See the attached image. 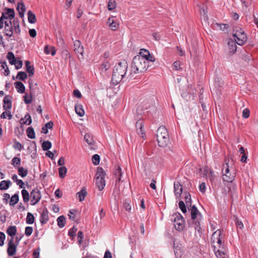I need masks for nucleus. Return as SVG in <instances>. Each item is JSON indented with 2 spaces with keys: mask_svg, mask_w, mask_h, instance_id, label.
Instances as JSON below:
<instances>
[{
  "mask_svg": "<svg viewBox=\"0 0 258 258\" xmlns=\"http://www.w3.org/2000/svg\"><path fill=\"white\" fill-rule=\"evenodd\" d=\"M128 68V64L125 60L118 62L114 66L111 81L114 85L118 84L124 78L126 74Z\"/></svg>",
  "mask_w": 258,
  "mask_h": 258,
  "instance_id": "1",
  "label": "nucleus"
},
{
  "mask_svg": "<svg viewBox=\"0 0 258 258\" xmlns=\"http://www.w3.org/2000/svg\"><path fill=\"white\" fill-rule=\"evenodd\" d=\"M148 62L142 56L136 55L133 58L132 65L131 71L134 74L141 73L145 72L147 68V65Z\"/></svg>",
  "mask_w": 258,
  "mask_h": 258,
  "instance_id": "2",
  "label": "nucleus"
},
{
  "mask_svg": "<svg viewBox=\"0 0 258 258\" xmlns=\"http://www.w3.org/2000/svg\"><path fill=\"white\" fill-rule=\"evenodd\" d=\"M157 140L158 145L161 147H166L169 142V138L167 128L164 126H160L157 131Z\"/></svg>",
  "mask_w": 258,
  "mask_h": 258,
  "instance_id": "3",
  "label": "nucleus"
},
{
  "mask_svg": "<svg viewBox=\"0 0 258 258\" xmlns=\"http://www.w3.org/2000/svg\"><path fill=\"white\" fill-rule=\"evenodd\" d=\"M190 210L191 218L193 220L194 227L196 230L200 232L201 229L200 221L201 220L202 215L195 205L191 207Z\"/></svg>",
  "mask_w": 258,
  "mask_h": 258,
  "instance_id": "4",
  "label": "nucleus"
},
{
  "mask_svg": "<svg viewBox=\"0 0 258 258\" xmlns=\"http://www.w3.org/2000/svg\"><path fill=\"white\" fill-rule=\"evenodd\" d=\"M105 175L106 172L101 167H98L95 174L96 184L100 191L102 190L105 185Z\"/></svg>",
  "mask_w": 258,
  "mask_h": 258,
  "instance_id": "5",
  "label": "nucleus"
},
{
  "mask_svg": "<svg viewBox=\"0 0 258 258\" xmlns=\"http://www.w3.org/2000/svg\"><path fill=\"white\" fill-rule=\"evenodd\" d=\"M234 177L235 176H226L224 178V181L227 182L224 187L225 192L234 194L237 192V186L232 182L234 180Z\"/></svg>",
  "mask_w": 258,
  "mask_h": 258,
  "instance_id": "6",
  "label": "nucleus"
},
{
  "mask_svg": "<svg viewBox=\"0 0 258 258\" xmlns=\"http://www.w3.org/2000/svg\"><path fill=\"white\" fill-rule=\"evenodd\" d=\"M173 216H174V222L175 228L179 231H182L184 227V220L182 215L179 213H175Z\"/></svg>",
  "mask_w": 258,
  "mask_h": 258,
  "instance_id": "7",
  "label": "nucleus"
},
{
  "mask_svg": "<svg viewBox=\"0 0 258 258\" xmlns=\"http://www.w3.org/2000/svg\"><path fill=\"white\" fill-rule=\"evenodd\" d=\"M235 39H237V43L239 45H242L247 40V36L244 31L239 28V30H236V33L233 34Z\"/></svg>",
  "mask_w": 258,
  "mask_h": 258,
  "instance_id": "8",
  "label": "nucleus"
},
{
  "mask_svg": "<svg viewBox=\"0 0 258 258\" xmlns=\"http://www.w3.org/2000/svg\"><path fill=\"white\" fill-rule=\"evenodd\" d=\"M14 238H11L8 244L7 253L9 256H12L16 254L17 251V244L14 242Z\"/></svg>",
  "mask_w": 258,
  "mask_h": 258,
  "instance_id": "9",
  "label": "nucleus"
},
{
  "mask_svg": "<svg viewBox=\"0 0 258 258\" xmlns=\"http://www.w3.org/2000/svg\"><path fill=\"white\" fill-rule=\"evenodd\" d=\"M139 56H142L144 58L146 59V61L154 62L155 61V58L154 56L151 55L149 50L145 49H141L140 52Z\"/></svg>",
  "mask_w": 258,
  "mask_h": 258,
  "instance_id": "10",
  "label": "nucleus"
},
{
  "mask_svg": "<svg viewBox=\"0 0 258 258\" xmlns=\"http://www.w3.org/2000/svg\"><path fill=\"white\" fill-rule=\"evenodd\" d=\"M4 33L5 35L9 37H12L13 35L14 28L12 26V22L10 20L9 22H5Z\"/></svg>",
  "mask_w": 258,
  "mask_h": 258,
  "instance_id": "11",
  "label": "nucleus"
},
{
  "mask_svg": "<svg viewBox=\"0 0 258 258\" xmlns=\"http://www.w3.org/2000/svg\"><path fill=\"white\" fill-rule=\"evenodd\" d=\"M12 97L10 95H6L3 100V108L5 110H8L11 109L12 106Z\"/></svg>",
  "mask_w": 258,
  "mask_h": 258,
  "instance_id": "12",
  "label": "nucleus"
},
{
  "mask_svg": "<svg viewBox=\"0 0 258 258\" xmlns=\"http://www.w3.org/2000/svg\"><path fill=\"white\" fill-rule=\"evenodd\" d=\"M236 43L237 41H236V39L233 40L230 39L228 41L227 45L229 49V54L230 55H233L236 52L237 49Z\"/></svg>",
  "mask_w": 258,
  "mask_h": 258,
  "instance_id": "13",
  "label": "nucleus"
},
{
  "mask_svg": "<svg viewBox=\"0 0 258 258\" xmlns=\"http://www.w3.org/2000/svg\"><path fill=\"white\" fill-rule=\"evenodd\" d=\"M136 127L138 134L141 135L142 137H143L145 135L144 130V122L142 119H139L136 123Z\"/></svg>",
  "mask_w": 258,
  "mask_h": 258,
  "instance_id": "14",
  "label": "nucleus"
},
{
  "mask_svg": "<svg viewBox=\"0 0 258 258\" xmlns=\"http://www.w3.org/2000/svg\"><path fill=\"white\" fill-rule=\"evenodd\" d=\"M48 211L47 209L45 208L41 213L40 222L42 225H44L48 222Z\"/></svg>",
  "mask_w": 258,
  "mask_h": 258,
  "instance_id": "15",
  "label": "nucleus"
},
{
  "mask_svg": "<svg viewBox=\"0 0 258 258\" xmlns=\"http://www.w3.org/2000/svg\"><path fill=\"white\" fill-rule=\"evenodd\" d=\"M32 84L30 83V93L29 95L28 96L27 95H25L23 96L24 98V101L25 104H30L33 100V90H32Z\"/></svg>",
  "mask_w": 258,
  "mask_h": 258,
  "instance_id": "16",
  "label": "nucleus"
},
{
  "mask_svg": "<svg viewBox=\"0 0 258 258\" xmlns=\"http://www.w3.org/2000/svg\"><path fill=\"white\" fill-rule=\"evenodd\" d=\"M107 24L112 31L116 30L119 26L113 18H109L107 20Z\"/></svg>",
  "mask_w": 258,
  "mask_h": 258,
  "instance_id": "17",
  "label": "nucleus"
},
{
  "mask_svg": "<svg viewBox=\"0 0 258 258\" xmlns=\"http://www.w3.org/2000/svg\"><path fill=\"white\" fill-rule=\"evenodd\" d=\"M26 71L28 73L30 77L34 74V68L33 66L30 65V62L28 60L25 61Z\"/></svg>",
  "mask_w": 258,
  "mask_h": 258,
  "instance_id": "18",
  "label": "nucleus"
},
{
  "mask_svg": "<svg viewBox=\"0 0 258 258\" xmlns=\"http://www.w3.org/2000/svg\"><path fill=\"white\" fill-rule=\"evenodd\" d=\"M15 88L20 93H24L25 92V87L24 85L20 81H17L14 83Z\"/></svg>",
  "mask_w": 258,
  "mask_h": 258,
  "instance_id": "19",
  "label": "nucleus"
},
{
  "mask_svg": "<svg viewBox=\"0 0 258 258\" xmlns=\"http://www.w3.org/2000/svg\"><path fill=\"white\" fill-rule=\"evenodd\" d=\"M53 122L52 121H50L47 122L42 127L41 133L47 134L48 132V129H52L53 126Z\"/></svg>",
  "mask_w": 258,
  "mask_h": 258,
  "instance_id": "20",
  "label": "nucleus"
},
{
  "mask_svg": "<svg viewBox=\"0 0 258 258\" xmlns=\"http://www.w3.org/2000/svg\"><path fill=\"white\" fill-rule=\"evenodd\" d=\"M76 113L80 117H82L85 114V111L81 104H76L75 107Z\"/></svg>",
  "mask_w": 258,
  "mask_h": 258,
  "instance_id": "21",
  "label": "nucleus"
},
{
  "mask_svg": "<svg viewBox=\"0 0 258 258\" xmlns=\"http://www.w3.org/2000/svg\"><path fill=\"white\" fill-rule=\"evenodd\" d=\"M12 182L10 180H3L0 182V189L6 190L11 185Z\"/></svg>",
  "mask_w": 258,
  "mask_h": 258,
  "instance_id": "22",
  "label": "nucleus"
},
{
  "mask_svg": "<svg viewBox=\"0 0 258 258\" xmlns=\"http://www.w3.org/2000/svg\"><path fill=\"white\" fill-rule=\"evenodd\" d=\"M28 20L31 24H34L37 21L36 15L31 11L28 12Z\"/></svg>",
  "mask_w": 258,
  "mask_h": 258,
  "instance_id": "23",
  "label": "nucleus"
},
{
  "mask_svg": "<svg viewBox=\"0 0 258 258\" xmlns=\"http://www.w3.org/2000/svg\"><path fill=\"white\" fill-rule=\"evenodd\" d=\"M12 179L14 182H16L17 183V184L19 186V187L20 188H25L24 182L21 179H19L16 174L13 175Z\"/></svg>",
  "mask_w": 258,
  "mask_h": 258,
  "instance_id": "24",
  "label": "nucleus"
},
{
  "mask_svg": "<svg viewBox=\"0 0 258 258\" xmlns=\"http://www.w3.org/2000/svg\"><path fill=\"white\" fill-rule=\"evenodd\" d=\"M8 234L13 238L17 233V228L15 226H11L8 227L7 230Z\"/></svg>",
  "mask_w": 258,
  "mask_h": 258,
  "instance_id": "25",
  "label": "nucleus"
},
{
  "mask_svg": "<svg viewBox=\"0 0 258 258\" xmlns=\"http://www.w3.org/2000/svg\"><path fill=\"white\" fill-rule=\"evenodd\" d=\"M7 58L9 61V63L12 65L15 64V62L17 61L15 55L12 52H9L7 53Z\"/></svg>",
  "mask_w": 258,
  "mask_h": 258,
  "instance_id": "26",
  "label": "nucleus"
},
{
  "mask_svg": "<svg viewBox=\"0 0 258 258\" xmlns=\"http://www.w3.org/2000/svg\"><path fill=\"white\" fill-rule=\"evenodd\" d=\"M5 10L6 11V13L5 14L8 15L7 16H8L9 19L10 20L14 18L15 16V13L13 9L6 8L5 9Z\"/></svg>",
  "mask_w": 258,
  "mask_h": 258,
  "instance_id": "27",
  "label": "nucleus"
},
{
  "mask_svg": "<svg viewBox=\"0 0 258 258\" xmlns=\"http://www.w3.org/2000/svg\"><path fill=\"white\" fill-rule=\"evenodd\" d=\"M221 235V231L219 229L215 231L212 235L211 241L212 243H214L218 238H220Z\"/></svg>",
  "mask_w": 258,
  "mask_h": 258,
  "instance_id": "28",
  "label": "nucleus"
},
{
  "mask_svg": "<svg viewBox=\"0 0 258 258\" xmlns=\"http://www.w3.org/2000/svg\"><path fill=\"white\" fill-rule=\"evenodd\" d=\"M26 133L29 138L31 139H34L35 138V133L34 128L32 126H30L27 128Z\"/></svg>",
  "mask_w": 258,
  "mask_h": 258,
  "instance_id": "29",
  "label": "nucleus"
},
{
  "mask_svg": "<svg viewBox=\"0 0 258 258\" xmlns=\"http://www.w3.org/2000/svg\"><path fill=\"white\" fill-rule=\"evenodd\" d=\"M174 194H182L183 188L182 185L179 182H175L174 184Z\"/></svg>",
  "mask_w": 258,
  "mask_h": 258,
  "instance_id": "30",
  "label": "nucleus"
},
{
  "mask_svg": "<svg viewBox=\"0 0 258 258\" xmlns=\"http://www.w3.org/2000/svg\"><path fill=\"white\" fill-rule=\"evenodd\" d=\"M114 175L116 176V180H118L119 181H121L122 182L123 181L121 180L122 172H121V169L120 167V166H117V167L114 172Z\"/></svg>",
  "mask_w": 258,
  "mask_h": 258,
  "instance_id": "31",
  "label": "nucleus"
},
{
  "mask_svg": "<svg viewBox=\"0 0 258 258\" xmlns=\"http://www.w3.org/2000/svg\"><path fill=\"white\" fill-rule=\"evenodd\" d=\"M57 225L60 228H62L66 224V218L64 216H60L57 219Z\"/></svg>",
  "mask_w": 258,
  "mask_h": 258,
  "instance_id": "32",
  "label": "nucleus"
},
{
  "mask_svg": "<svg viewBox=\"0 0 258 258\" xmlns=\"http://www.w3.org/2000/svg\"><path fill=\"white\" fill-rule=\"evenodd\" d=\"M51 143L49 141H45L42 143V148L44 151H48L51 148Z\"/></svg>",
  "mask_w": 258,
  "mask_h": 258,
  "instance_id": "33",
  "label": "nucleus"
},
{
  "mask_svg": "<svg viewBox=\"0 0 258 258\" xmlns=\"http://www.w3.org/2000/svg\"><path fill=\"white\" fill-rule=\"evenodd\" d=\"M30 198H32L31 200V204L34 205L39 202L41 197L40 195H30Z\"/></svg>",
  "mask_w": 258,
  "mask_h": 258,
  "instance_id": "34",
  "label": "nucleus"
},
{
  "mask_svg": "<svg viewBox=\"0 0 258 258\" xmlns=\"http://www.w3.org/2000/svg\"><path fill=\"white\" fill-rule=\"evenodd\" d=\"M27 75L25 72L21 71L18 73L16 78L17 79H19L21 81H24L25 79L27 78Z\"/></svg>",
  "mask_w": 258,
  "mask_h": 258,
  "instance_id": "35",
  "label": "nucleus"
},
{
  "mask_svg": "<svg viewBox=\"0 0 258 258\" xmlns=\"http://www.w3.org/2000/svg\"><path fill=\"white\" fill-rule=\"evenodd\" d=\"M123 208L126 211L131 212L132 210V202L130 200H125L123 204Z\"/></svg>",
  "mask_w": 258,
  "mask_h": 258,
  "instance_id": "36",
  "label": "nucleus"
},
{
  "mask_svg": "<svg viewBox=\"0 0 258 258\" xmlns=\"http://www.w3.org/2000/svg\"><path fill=\"white\" fill-rule=\"evenodd\" d=\"M0 63L1 64V67L3 69H5V75L6 76H9L10 74V71H9V69L7 66V63L6 61L1 60V61H0Z\"/></svg>",
  "mask_w": 258,
  "mask_h": 258,
  "instance_id": "37",
  "label": "nucleus"
},
{
  "mask_svg": "<svg viewBox=\"0 0 258 258\" xmlns=\"http://www.w3.org/2000/svg\"><path fill=\"white\" fill-rule=\"evenodd\" d=\"M67 172V169L65 166L60 167L58 169V172L59 177L61 178H63L66 175Z\"/></svg>",
  "mask_w": 258,
  "mask_h": 258,
  "instance_id": "38",
  "label": "nucleus"
},
{
  "mask_svg": "<svg viewBox=\"0 0 258 258\" xmlns=\"http://www.w3.org/2000/svg\"><path fill=\"white\" fill-rule=\"evenodd\" d=\"M18 174L22 177H26L28 174V170L23 167H18Z\"/></svg>",
  "mask_w": 258,
  "mask_h": 258,
  "instance_id": "39",
  "label": "nucleus"
},
{
  "mask_svg": "<svg viewBox=\"0 0 258 258\" xmlns=\"http://www.w3.org/2000/svg\"><path fill=\"white\" fill-rule=\"evenodd\" d=\"M110 63H109L108 61H104L101 64L100 69L102 72H105L107 70H108L110 68Z\"/></svg>",
  "mask_w": 258,
  "mask_h": 258,
  "instance_id": "40",
  "label": "nucleus"
},
{
  "mask_svg": "<svg viewBox=\"0 0 258 258\" xmlns=\"http://www.w3.org/2000/svg\"><path fill=\"white\" fill-rule=\"evenodd\" d=\"M34 222V217L31 213L28 212L26 217V223L28 224H32Z\"/></svg>",
  "mask_w": 258,
  "mask_h": 258,
  "instance_id": "41",
  "label": "nucleus"
},
{
  "mask_svg": "<svg viewBox=\"0 0 258 258\" xmlns=\"http://www.w3.org/2000/svg\"><path fill=\"white\" fill-rule=\"evenodd\" d=\"M116 3L115 0H109L107 8L109 11H112L115 9Z\"/></svg>",
  "mask_w": 258,
  "mask_h": 258,
  "instance_id": "42",
  "label": "nucleus"
},
{
  "mask_svg": "<svg viewBox=\"0 0 258 258\" xmlns=\"http://www.w3.org/2000/svg\"><path fill=\"white\" fill-rule=\"evenodd\" d=\"M19 201L18 195H13L10 199V205L11 206H14Z\"/></svg>",
  "mask_w": 258,
  "mask_h": 258,
  "instance_id": "43",
  "label": "nucleus"
},
{
  "mask_svg": "<svg viewBox=\"0 0 258 258\" xmlns=\"http://www.w3.org/2000/svg\"><path fill=\"white\" fill-rule=\"evenodd\" d=\"M21 159L20 158L15 157L12 160V164L15 168L19 167L18 166L20 165Z\"/></svg>",
  "mask_w": 258,
  "mask_h": 258,
  "instance_id": "44",
  "label": "nucleus"
},
{
  "mask_svg": "<svg viewBox=\"0 0 258 258\" xmlns=\"http://www.w3.org/2000/svg\"><path fill=\"white\" fill-rule=\"evenodd\" d=\"M84 140L89 145H93L94 141L90 135L87 134L84 136Z\"/></svg>",
  "mask_w": 258,
  "mask_h": 258,
  "instance_id": "45",
  "label": "nucleus"
},
{
  "mask_svg": "<svg viewBox=\"0 0 258 258\" xmlns=\"http://www.w3.org/2000/svg\"><path fill=\"white\" fill-rule=\"evenodd\" d=\"M78 213V211L76 209H71L69 211V214L68 216L69 217V219L72 220H75L76 218V214Z\"/></svg>",
  "mask_w": 258,
  "mask_h": 258,
  "instance_id": "46",
  "label": "nucleus"
},
{
  "mask_svg": "<svg viewBox=\"0 0 258 258\" xmlns=\"http://www.w3.org/2000/svg\"><path fill=\"white\" fill-rule=\"evenodd\" d=\"M92 160L93 164L95 165H97L100 163V158L99 155L98 154H95L92 156Z\"/></svg>",
  "mask_w": 258,
  "mask_h": 258,
  "instance_id": "47",
  "label": "nucleus"
},
{
  "mask_svg": "<svg viewBox=\"0 0 258 258\" xmlns=\"http://www.w3.org/2000/svg\"><path fill=\"white\" fill-rule=\"evenodd\" d=\"M6 116H8L9 119H11L13 117V115L11 114L10 111L9 112H3L2 114L1 115V117L2 118L5 119L6 118Z\"/></svg>",
  "mask_w": 258,
  "mask_h": 258,
  "instance_id": "48",
  "label": "nucleus"
},
{
  "mask_svg": "<svg viewBox=\"0 0 258 258\" xmlns=\"http://www.w3.org/2000/svg\"><path fill=\"white\" fill-rule=\"evenodd\" d=\"M13 148L21 151L23 148V146L19 142L15 141L13 145Z\"/></svg>",
  "mask_w": 258,
  "mask_h": 258,
  "instance_id": "49",
  "label": "nucleus"
},
{
  "mask_svg": "<svg viewBox=\"0 0 258 258\" xmlns=\"http://www.w3.org/2000/svg\"><path fill=\"white\" fill-rule=\"evenodd\" d=\"M24 118L26 119V120L23 122L24 124L30 125L32 123V119L31 116L29 114L27 113L25 115Z\"/></svg>",
  "mask_w": 258,
  "mask_h": 258,
  "instance_id": "50",
  "label": "nucleus"
},
{
  "mask_svg": "<svg viewBox=\"0 0 258 258\" xmlns=\"http://www.w3.org/2000/svg\"><path fill=\"white\" fill-rule=\"evenodd\" d=\"M178 206L181 211L185 213L186 212V208L184 203L182 201H180L178 203Z\"/></svg>",
  "mask_w": 258,
  "mask_h": 258,
  "instance_id": "51",
  "label": "nucleus"
},
{
  "mask_svg": "<svg viewBox=\"0 0 258 258\" xmlns=\"http://www.w3.org/2000/svg\"><path fill=\"white\" fill-rule=\"evenodd\" d=\"M191 195H186L185 197V203L186 206L189 208V206L191 207Z\"/></svg>",
  "mask_w": 258,
  "mask_h": 258,
  "instance_id": "52",
  "label": "nucleus"
},
{
  "mask_svg": "<svg viewBox=\"0 0 258 258\" xmlns=\"http://www.w3.org/2000/svg\"><path fill=\"white\" fill-rule=\"evenodd\" d=\"M33 232V228L30 226H27L25 228V234L27 236L31 235Z\"/></svg>",
  "mask_w": 258,
  "mask_h": 258,
  "instance_id": "53",
  "label": "nucleus"
},
{
  "mask_svg": "<svg viewBox=\"0 0 258 258\" xmlns=\"http://www.w3.org/2000/svg\"><path fill=\"white\" fill-rule=\"evenodd\" d=\"M77 230V228L74 226L72 228L69 230L68 235L71 237H74L76 234V232Z\"/></svg>",
  "mask_w": 258,
  "mask_h": 258,
  "instance_id": "54",
  "label": "nucleus"
},
{
  "mask_svg": "<svg viewBox=\"0 0 258 258\" xmlns=\"http://www.w3.org/2000/svg\"><path fill=\"white\" fill-rule=\"evenodd\" d=\"M29 86H30V83L32 84V90H33V94L34 93V91L36 89H38L37 87V84L34 83L32 79H29L28 81Z\"/></svg>",
  "mask_w": 258,
  "mask_h": 258,
  "instance_id": "55",
  "label": "nucleus"
},
{
  "mask_svg": "<svg viewBox=\"0 0 258 258\" xmlns=\"http://www.w3.org/2000/svg\"><path fill=\"white\" fill-rule=\"evenodd\" d=\"M5 234L3 232H0V246H2L4 244V241L5 240Z\"/></svg>",
  "mask_w": 258,
  "mask_h": 258,
  "instance_id": "56",
  "label": "nucleus"
},
{
  "mask_svg": "<svg viewBox=\"0 0 258 258\" xmlns=\"http://www.w3.org/2000/svg\"><path fill=\"white\" fill-rule=\"evenodd\" d=\"M250 115V110L248 108H245L243 110L242 116L243 118H247Z\"/></svg>",
  "mask_w": 258,
  "mask_h": 258,
  "instance_id": "57",
  "label": "nucleus"
},
{
  "mask_svg": "<svg viewBox=\"0 0 258 258\" xmlns=\"http://www.w3.org/2000/svg\"><path fill=\"white\" fill-rule=\"evenodd\" d=\"M14 65L15 66V68L16 70H19L22 67L23 62L21 60H17L15 62V64Z\"/></svg>",
  "mask_w": 258,
  "mask_h": 258,
  "instance_id": "58",
  "label": "nucleus"
},
{
  "mask_svg": "<svg viewBox=\"0 0 258 258\" xmlns=\"http://www.w3.org/2000/svg\"><path fill=\"white\" fill-rule=\"evenodd\" d=\"M74 51L76 52V54H81L82 56H83L84 52V47L83 46H82L80 48L74 49Z\"/></svg>",
  "mask_w": 258,
  "mask_h": 258,
  "instance_id": "59",
  "label": "nucleus"
},
{
  "mask_svg": "<svg viewBox=\"0 0 258 258\" xmlns=\"http://www.w3.org/2000/svg\"><path fill=\"white\" fill-rule=\"evenodd\" d=\"M218 25L220 26V29L223 31H228L229 29V26L228 24H221Z\"/></svg>",
  "mask_w": 258,
  "mask_h": 258,
  "instance_id": "60",
  "label": "nucleus"
},
{
  "mask_svg": "<svg viewBox=\"0 0 258 258\" xmlns=\"http://www.w3.org/2000/svg\"><path fill=\"white\" fill-rule=\"evenodd\" d=\"M200 191L204 193L206 191V184L205 182H202L201 184L199 185V186Z\"/></svg>",
  "mask_w": 258,
  "mask_h": 258,
  "instance_id": "61",
  "label": "nucleus"
},
{
  "mask_svg": "<svg viewBox=\"0 0 258 258\" xmlns=\"http://www.w3.org/2000/svg\"><path fill=\"white\" fill-rule=\"evenodd\" d=\"M180 61H175L173 64V67L174 69L176 71L181 69V68L180 67Z\"/></svg>",
  "mask_w": 258,
  "mask_h": 258,
  "instance_id": "62",
  "label": "nucleus"
},
{
  "mask_svg": "<svg viewBox=\"0 0 258 258\" xmlns=\"http://www.w3.org/2000/svg\"><path fill=\"white\" fill-rule=\"evenodd\" d=\"M62 54L64 59H67L71 57L70 53L67 49H64L62 52Z\"/></svg>",
  "mask_w": 258,
  "mask_h": 258,
  "instance_id": "63",
  "label": "nucleus"
},
{
  "mask_svg": "<svg viewBox=\"0 0 258 258\" xmlns=\"http://www.w3.org/2000/svg\"><path fill=\"white\" fill-rule=\"evenodd\" d=\"M73 95L75 97L78 98H81L82 97V94L80 91L78 89H75L74 90Z\"/></svg>",
  "mask_w": 258,
  "mask_h": 258,
  "instance_id": "64",
  "label": "nucleus"
}]
</instances>
